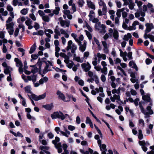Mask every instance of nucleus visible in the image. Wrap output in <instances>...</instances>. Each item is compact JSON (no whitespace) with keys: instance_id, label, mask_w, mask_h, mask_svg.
Instances as JSON below:
<instances>
[{"instance_id":"obj_1","label":"nucleus","mask_w":154,"mask_h":154,"mask_svg":"<svg viewBox=\"0 0 154 154\" xmlns=\"http://www.w3.org/2000/svg\"><path fill=\"white\" fill-rule=\"evenodd\" d=\"M77 49L76 45L75 44H73L72 40H69L68 42V45L66 47V50L68 51L69 50L71 51L72 54L73 55V60L76 61L78 62L82 63L83 60H81V58L79 57L76 56L75 53V51Z\"/></svg>"},{"instance_id":"obj_2","label":"nucleus","mask_w":154,"mask_h":154,"mask_svg":"<svg viewBox=\"0 0 154 154\" xmlns=\"http://www.w3.org/2000/svg\"><path fill=\"white\" fill-rule=\"evenodd\" d=\"M139 107L141 112L144 115V118L146 119L149 118L150 117V115H152L154 113L150 106H147L146 108V110L142 106V103L139 102Z\"/></svg>"},{"instance_id":"obj_3","label":"nucleus","mask_w":154,"mask_h":154,"mask_svg":"<svg viewBox=\"0 0 154 154\" xmlns=\"http://www.w3.org/2000/svg\"><path fill=\"white\" fill-rule=\"evenodd\" d=\"M46 93H45L43 94L37 96L34 94H32L31 95H28L29 98L31 100L32 104L34 106H35V104L32 99H33L35 101H38L39 100L44 99L46 97Z\"/></svg>"},{"instance_id":"obj_4","label":"nucleus","mask_w":154,"mask_h":154,"mask_svg":"<svg viewBox=\"0 0 154 154\" xmlns=\"http://www.w3.org/2000/svg\"><path fill=\"white\" fill-rule=\"evenodd\" d=\"M45 33L46 35V36L48 37V38H46L45 39L46 43L50 42V40L49 38H51V36L50 34H53V31L50 29H45Z\"/></svg>"},{"instance_id":"obj_5","label":"nucleus","mask_w":154,"mask_h":154,"mask_svg":"<svg viewBox=\"0 0 154 154\" xmlns=\"http://www.w3.org/2000/svg\"><path fill=\"white\" fill-rule=\"evenodd\" d=\"M99 147L101 151H102V154H113L112 151L110 149L108 150L109 154H106V152L107 151V149L106 145L105 144H103Z\"/></svg>"},{"instance_id":"obj_6","label":"nucleus","mask_w":154,"mask_h":154,"mask_svg":"<svg viewBox=\"0 0 154 154\" xmlns=\"http://www.w3.org/2000/svg\"><path fill=\"white\" fill-rule=\"evenodd\" d=\"M61 26L63 27H69L70 24V21L66 20H60Z\"/></svg>"},{"instance_id":"obj_7","label":"nucleus","mask_w":154,"mask_h":154,"mask_svg":"<svg viewBox=\"0 0 154 154\" xmlns=\"http://www.w3.org/2000/svg\"><path fill=\"white\" fill-rule=\"evenodd\" d=\"M82 69L85 72L89 71L91 68V66L88 62L84 63L81 64Z\"/></svg>"},{"instance_id":"obj_8","label":"nucleus","mask_w":154,"mask_h":154,"mask_svg":"<svg viewBox=\"0 0 154 154\" xmlns=\"http://www.w3.org/2000/svg\"><path fill=\"white\" fill-rule=\"evenodd\" d=\"M107 8L106 6L103 7L102 10L100 9H98V13L100 16L106 15L107 13Z\"/></svg>"},{"instance_id":"obj_9","label":"nucleus","mask_w":154,"mask_h":154,"mask_svg":"<svg viewBox=\"0 0 154 154\" xmlns=\"http://www.w3.org/2000/svg\"><path fill=\"white\" fill-rule=\"evenodd\" d=\"M145 26L146 27V29H145V32L146 33L150 32L152 29H154V26L152 23H147L146 24Z\"/></svg>"},{"instance_id":"obj_10","label":"nucleus","mask_w":154,"mask_h":154,"mask_svg":"<svg viewBox=\"0 0 154 154\" xmlns=\"http://www.w3.org/2000/svg\"><path fill=\"white\" fill-rule=\"evenodd\" d=\"M139 143L140 145L142 146V148L144 151L146 152L147 151V148L145 146H147V144H148V143H146L144 140H143L142 141H139Z\"/></svg>"},{"instance_id":"obj_11","label":"nucleus","mask_w":154,"mask_h":154,"mask_svg":"<svg viewBox=\"0 0 154 154\" xmlns=\"http://www.w3.org/2000/svg\"><path fill=\"white\" fill-rule=\"evenodd\" d=\"M80 44L79 42H77L78 45L80 46L79 48V50L83 52L85 51L86 48L87 42L85 41H83V44L82 45L81 44V42L80 41Z\"/></svg>"},{"instance_id":"obj_12","label":"nucleus","mask_w":154,"mask_h":154,"mask_svg":"<svg viewBox=\"0 0 154 154\" xmlns=\"http://www.w3.org/2000/svg\"><path fill=\"white\" fill-rule=\"evenodd\" d=\"M55 114L57 118L61 119L62 120L66 118L65 116L60 111L59 112H55Z\"/></svg>"},{"instance_id":"obj_13","label":"nucleus","mask_w":154,"mask_h":154,"mask_svg":"<svg viewBox=\"0 0 154 154\" xmlns=\"http://www.w3.org/2000/svg\"><path fill=\"white\" fill-rule=\"evenodd\" d=\"M64 129L65 132L62 131H60V132L63 136H65L67 137H68L69 136V135L70 134V133L69 131L67 130L66 127H64Z\"/></svg>"},{"instance_id":"obj_14","label":"nucleus","mask_w":154,"mask_h":154,"mask_svg":"<svg viewBox=\"0 0 154 154\" xmlns=\"http://www.w3.org/2000/svg\"><path fill=\"white\" fill-rule=\"evenodd\" d=\"M139 25V22L137 21L136 20L133 23L132 26H130L128 27V30H135L136 29V25Z\"/></svg>"},{"instance_id":"obj_15","label":"nucleus","mask_w":154,"mask_h":154,"mask_svg":"<svg viewBox=\"0 0 154 154\" xmlns=\"http://www.w3.org/2000/svg\"><path fill=\"white\" fill-rule=\"evenodd\" d=\"M27 78L29 81H32L33 83H35L36 81V75L34 74L27 76Z\"/></svg>"},{"instance_id":"obj_16","label":"nucleus","mask_w":154,"mask_h":154,"mask_svg":"<svg viewBox=\"0 0 154 154\" xmlns=\"http://www.w3.org/2000/svg\"><path fill=\"white\" fill-rule=\"evenodd\" d=\"M142 99L146 102H150L151 100L150 94H146L145 95L142 96Z\"/></svg>"},{"instance_id":"obj_17","label":"nucleus","mask_w":154,"mask_h":154,"mask_svg":"<svg viewBox=\"0 0 154 154\" xmlns=\"http://www.w3.org/2000/svg\"><path fill=\"white\" fill-rule=\"evenodd\" d=\"M57 94L58 96V97L64 101H65V97L64 94L62 93L60 91L58 90L57 91Z\"/></svg>"},{"instance_id":"obj_18","label":"nucleus","mask_w":154,"mask_h":154,"mask_svg":"<svg viewBox=\"0 0 154 154\" xmlns=\"http://www.w3.org/2000/svg\"><path fill=\"white\" fill-rule=\"evenodd\" d=\"M14 61L16 62V66L17 67H19L23 66V63L20 60L17 58H15L14 60Z\"/></svg>"},{"instance_id":"obj_19","label":"nucleus","mask_w":154,"mask_h":154,"mask_svg":"<svg viewBox=\"0 0 154 154\" xmlns=\"http://www.w3.org/2000/svg\"><path fill=\"white\" fill-rule=\"evenodd\" d=\"M42 107L46 110H50L53 107V104L52 103H51L50 104H47L46 105H43Z\"/></svg>"},{"instance_id":"obj_20","label":"nucleus","mask_w":154,"mask_h":154,"mask_svg":"<svg viewBox=\"0 0 154 154\" xmlns=\"http://www.w3.org/2000/svg\"><path fill=\"white\" fill-rule=\"evenodd\" d=\"M129 65L130 67H132V68L135 69L136 71L138 70V68L135 62L133 61H130L129 63Z\"/></svg>"},{"instance_id":"obj_21","label":"nucleus","mask_w":154,"mask_h":154,"mask_svg":"<svg viewBox=\"0 0 154 154\" xmlns=\"http://www.w3.org/2000/svg\"><path fill=\"white\" fill-rule=\"evenodd\" d=\"M102 44L104 48L103 51L105 53H107L108 52V48L107 45L105 41H102Z\"/></svg>"},{"instance_id":"obj_22","label":"nucleus","mask_w":154,"mask_h":154,"mask_svg":"<svg viewBox=\"0 0 154 154\" xmlns=\"http://www.w3.org/2000/svg\"><path fill=\"white\" fill-rule=\"evenodd\" d=\"M45 62L46 64V66H45V68L43 71V74H44L47 73L48 71L51 70L48 69V68L49 66V65L48 63H46V62Z\"/></svg>"},{"instance_id":"obj_23","label":"nucleus","mask_w":154,"mask_h":154,"mask_svg":"<svg viewBox=\"0 0 154 154\" xmlns=\"http://www.w3.org/2000/svg\"><path fill=\"white\" fill-rule=\"evenodd\" d=\"M87 3L88 7L91 9L94 10L95 9V5L90 1H87Z\"/></svg>"},{"instance_id":"obj_24","label":"nucleus","mask_w":154,"mask_h":154,"mask_svg":"<svg viewBox=\"0 0 154 154\" xmlns=\"http://www.w3.org/2000/svg\"><path fill=\"white\" fill-rule=\"evenodd\" d=\"M113 37L116 40H118L119 37V33L117 30L114 29V32L113 33Z\"/></svg>"},{"instance_id":"obj_25","label":"nucleus","mask_w":154,"mask_h":154,"mask_svg":"<svg viewBox=\"0 0 154 154\" xmlns=\"http://www.w3.org/2000/svg\"><path fill=\"white\" fill-rule=\"evenodd\" d=\"M88 72V74L89 76L91 78L92 80L94 81V79L95 78L94 75H97L91 71H89Z\"/></svg>"},{"instance_id":"obj_26","label":"nucleus","mask_w":154,"mask_h":154,"mask_svg":"<svg viewBox=\"0 0 154 154\" xmlns=\"http://www.w3.org/2000/svg\"><path fill=\"white\" fill-rule=\"evenodd\" d=\"M132 37L130 33H128L126 35H125L123 38V39L125 41H128L129 39H131Z\"/></svg>"},{"instance_id":"obj_27","label":"nucleus","mask_w":154,"mask_h":154,"mask_svg":"<svg viewBox=\"0 0 154 154\" xmlns=\"http://www.w3.org/2000/svg\"><path fill=\"white\" fill-rule=\"evenodd\" d=\"M97 56L98 58H102L104 60H105L106 58V56L105 54H101L100 53H97Z\"/></svg>"},{"instance_id":"obj_28","label":"nucleus","mask_w":154,"mask_h":154,"mask_svg":"<svg viewBox=\"0 0 154 154\" xmlns=\"http://www.w3.org/2000/svg\"><path fill=\"white\" fill-rule=\"evenodd\" d=\"M101 29H100V33L101 34H104L106 32V26L105 25L103 24L101 25Z\"/></svg>"},{"instance_id":"obj_29","label":"nucleus","mask_w":154,"mask_h":154,"mask_svg":"<svg viewBox=\"0 0 154 154\" xmlns=\"http://www.w3.org/2000/svg\"><path fill=\"white\" fill-rule=\"evenodd\" d=\"M25 91L28 93H30L31 94H32V92L31 91V88L29 86H27L24 88Z\"/></svg>"},{"instance_id":"obj_30","label":"nucleus","mask_w":154,"mask_h":154,"mask_svg":"<svg viewBox=\"0 0 154 154\" xmlns=\"http://www.w3.org/2000/svg\"><path fill=\"white\" fill-rule=\"evenodd\" d=\"M128 1L129 2L128 3H130L129 5V8L131 10H132L134 8V4L133 3L132 0H128Z\"/></svg>"},{"instance_id":"obj_31","label":"nucleus","mask_w":154,"mask_h":154,"mask_svg":"<svg viewBox=\"0 0 154 154\" xmlns=\"http://www.w3.org/2000/svg\"><path fill=\"white\" fill-rule=\"evenodd\" d=\"M6 25L7 27L6 29H13L14 24L13 23L11 22L9 23L6 24Z\"/></svg>"},{"instance_id":"obj_32","label":"nucleus","mask_w":154,"mask_h":154,"mask_svg":"<svg viewBox=\"0 0 154 154\" xmlns=\"http://www.w3.org/2000/svg\"><path fill=\"white\" fill-rule=\"evenodd\" d=\"M60 10V8L59 7H55V9L53 10L52 12L54 14L57 15L59 14Z\"/></svg>"},{"instance_id":"obj_33","label":"nucleus","mask_w":154,"mask_h":154,"mask_svg":"<svg viewBox=\"0 0 154 154\" xmlns=\"http://www.w3.org/2000/svg\"><path fill=\"white\" fill-rule=\"evenodd\" d=\"M138 138L140 140L142 139L143 138V135L142 134V131L140 129L138 130Z\"/></svg>"},{"instance_id":"obj_34","label":"nucleus","mask_w":154,"mask_h":154,"mask_svg":"<svg viewBox=\"0 0 154 154\" xmlns=\"http://www.w3.org/2000/svg\"><path fill=\"white\" fill-rule=\"evenodd\" d=\"M54 32L56 34L59 35V36H60L61 33L59 31V27L58 26H56V28L54 30Z\"/></svg>"},{"instance_id":"obj_35","label":"nucleus","mask_w":154,"mask_h":154,"mask_svg":"<svg viewBox=\"0 0 154 154\" xmlns=\"http://www.w3.org/2000/svg\"><path fill=\"white\" fill-rule=\"evenodd\" d=\"M71 36L74 38L76 42H79V44L80 43V41L77 38V36L76 34L72 33L71 34Z\"/></svg>"},{"instance_id":"obj_36","label":"nucleus","mask_w":154,"mask_h":154,"mask_svg":"<svg viewBox=\"0 0 154 154\" xmlns=\"http://www.w3.org/2000/svg\"><path fill=\"white\" fill-rule=\"evenodd\" d=\"M35 49L36 45L35 44H34L32 46V47L30 48L29 51V53L30 54L32 53L35 51Z\"/></svg>"},{"instance_id":"obj_37","label":"nucleus","mask_w":154,"mask_h":154,"mask_svg":"<svg viewBox=\"0 0 154 154\" xmlns=\"http://www.w3.org/2000/svg\"><path fill=\"white\" fill-rule=\"evenodd\" d=\"M39 148L42 151H43L44 152H45V151L48 150L49 149V147L48 146H40L39 147Z\"/></svg>"},{"instance_id":"obj_38","label":"nucleus","mask_w":154,"mask_h":154,"mask_svg":"<svg viewBox=\"0 0 154 154\" xmlns=\"http://www.w3.org/2000/svg\"><path fill=\"white\" fill-rule=\"evenodd\" d=\"M60 141V138L58 137H55L54 140L52 141V143L54 145V146H56V143Z\"/></svg>"},{"instance_id":"obj_39","label":"nucleus","mask_w":154,"mask_h":154,"mask_svg":"<svg viewBox=\"0 0 154 154\" xmlns=\"http://www.w3.org/2000/svg\"><path fill=\"white\" fill-rule=\"evenodd\" d=\"M42 19L45 22H48L50 21L49 17L47 15H45L42 17Z\"/></svg>"},{"instance_id":"obj_40","label":"nucleus","mask_w":154,"mask_h":154,"mask_svg":"<svg viewBox=\"0 0 154 154\" xmlns=\"http://www.w3.org/2000/svg\"><path fill=\"white\" fill-rule=\"evenodd\" d=\"M139 101L140 99L139 98H136L134 100L133 103H134V104L135 106H137L139 105V102H140Z\"/></svg>"},{"instance_id":"obj_41","label":"nucleus","mask_w":154,"mask_h":154,"mask_svg":"<svg viewBox=\"0 0 154 154\" xmlns=\"http://www.w3.org/2000/svg\"><path fill=\"white\" fill-rule=\"evenodd\" d=\"M10 69H12V68H11L10 67H8L6 68H5L4 71V73L6 75H7L8 74L9 75V73H11L10 71Z\"/></svg>"},{"instance_id":"obj_42","label":"nucleus","mask_w":154,"mask_h":154,"mask_svg":"<svg viewBox=\"0 0 154 154\" xmlns=\"http://www.w3.org/2000/svg\"><path fill=\"white\" fill-rule=\"evenodd\" d=\"M95 27L96 29L98 30H100V29L101 28V26L100 22H98L95 24Z\"/></svg>"},{"instance_id":"obj_43","label":"nucleus","mask_w":154,"mask_h":154,"mask_svg":"<svg viewBox=\"0 0 154 154\" xmlns=\"http://www.w3.org/2000/svg\"><path fill=\"white\" fill-rule=\"evenodd\" d=\"M28 8H23L21 11L20 13L22 14L26 15L28 13Z\"/></svg>"},{"instance_id":"obj_44","label":"nucleus","mask_w":154,"mask_h":154,"mask_svg":"<svg viewBox=\"0 0 154 154\" xmlns=\"http://www.w3.org/2000/svg\"><path fill=\"white\" fill-rule=\"evenodd\" d=\"M78 4L79 5V7L82 8L84 4L85 3V2L83 0H78Z\"/></svg>"},{"instance_id":"obj_45","label":"nucleus","mask_w":154,"mask_h":154,"mask_svg":"<svg viewBox=\"0 0 154 154\" xmlns=\"http://www.w3.org/2000/svg\"><path fill=\"white\" fill-rule=\"evenodd\" d=\"M98 4L100 6L103 7L106 6V4L103 0H99L98 2Z\"/></svg>"},{"instance_id":"obj_46","label":"nucleus","mask_w":154,"mask_h":154,"mask_svg":"<svg viewBox=\"0 0 154 154\" xmlns=\"http://www.w3.org/2000/svg\"><path fill=\"white\" fill-rule=\"evenodd\" d=\"M31 57L32 59L31 60V61H32L33 60H36L38 58V54H33L31 55Z\"/></svg>"},{"instance_id":"obj_47","label":"nucleus","mask_w":154,"mask_h":154,"mask_svg":"<svg viewBox=\"0 0 154 154\" xmlns=\"http://www.w3.org/2000/svg\"><path fill=\"white\" fill-rule=\"evenodd\" d=\"M85 32H86V34L88 38L90 40L92 38V36L91 34L88 31L86 30H85Z\"/></svg>"},{"instance_id":"obj_48","label":"nucleus","mask_w":154,"mask_h":154,"mask_svg":"<svg viewBox=\"0 0 154 154\" xmlns=\"http://www.w3.org/2000/svg\"><path fill=\"white\" fill-rule=\"evenodd\" d=\"M47 132V131H45V132H44L42 134H41L42 135H39V136L38 141L40 142H41L42 139L44 137V135Z\"/></svg>"},{"instance_id":"obj_49","label":"nucleus","mask_w":154,"mask_h":154,"mask_svg":"<svg viewBox=\"0 0 154 154\" xmlns=\"http://www.w3.org/2000/svg\"><path fill=\"white\" fill-rule=\"evenodd\" d=\"M150 148L152 150L150 152H147V154H154V146H150Z\"/></svg>"},{"instance_id":"obj_50","label":"nucleus","mask_w":154,"mask_h":154,"mask_svg":"<svg viewBox=\"0 0 154 154\" xmlns=\"http://www.w3.org/2000/svg\"><path fill=\"white\" fill-rule=\"evenodd\" d=\"M107 68L106 67H104L101 70L102 73H103L104 75H106L107 74Z\"/></svg>"},{"instance_id":"obj_51","label":"nucleus","mask_w":154,"mask_h":154,"mask_svg":"<svg viewBox=\"0 0 154 154\" xmlns=\"http://www.w3.org/2000/svg\"><path fill=\"white\" fill-rule=\"evenodd\" d=\"M117 68L118 69L120 70L124 75L126 76V75L124 70L120 66H117Z\"/></svg>"},{"instance_id":"obj_52","label":"nucleus","mask_w":154,"mask_h":154,"mask_svg":"<svg viewBox=\"0 0 154 154\" xmlns=\"http://www.w3.org/2000/svg\"><path fill=\"white\" fill-rule=\"evenodd\" d=\"M115 2L117 7L119 8H120L122 6V3L121 2L118 0H116Z\"/></svg>"},{"instance_id":"obj_53","label":"nucleus","mask_w":154,"mask_h":154,"mask_svg":"<svg viewBox=\"0 0 154 154\" xmlns=\"http://www.w3.org/2000/svg\"><path fill=\"white\" fill-rule=\"evenodd\" d=\"M32 23V20L30 19H29L27 20L26 21L25 24L27 26L31 25Z\"/></svg>"},{"instance_id":"obj_54","label":"nucleus","mask_w":154,"mask_h":154,"mask_svg":"<svg viewBox=\"0 0 154 154\" xmlns=\"http://www.w3.org/2000/svg\"><path fill=\"white\" fill-rule=\"evenodd\" d=\"M114 64H118L121 63V60L119 58H117L115 60H114Z\"/></svg>"},{"instance_id":"obj_55","label":"nucleus","mask_w":154,"mask_h":154,"mask_svg":"<svg viewBox=\"0 0 154 154\" xmlns=\"http://www.w3.org/2000/svg\"><path fill=\"white\" fill-rule=\"evenodd\" d=\"M122 12L119 10V9H117L116 13V15L117 16V17H120L121 16Z\"/></svg>"},{"instance_id":"obj_56","label":"nucleus","mask_w":154,"mask_h":154,"mask_svg":"<svg viewBox=\"0 0 154 154\" xmlns=\"http://www.w3.org/2000/svg\"><path fill=\"white\" fill-rule=\"evenodd\" d=\"M47 136L49 139H52L54 137V135L51 132L48 134Z\"/></svg>"},{"instance_id":"obj_57","label":"nucleus","mask_w":154,"mask_h":154,"mask_svg":"<svg viewBox=\"0 0 154 154\" xmlns=\"http://www.w3.org/2000/svg\"><path fill=\"white\" fill-rule=\"evenodd\" d=\"M29 17L32 19L33 21H35L36 20V17L34 14L33 13L29 14Z\"/></svg>"},{"instance_id":"obj_58","label":"nucleus","mask_w":154,"mask_h":154,"mask_svg":"<svg viewBox=\"0 0 154 154\" xmlns=\"http://www.w3.org/2000/svg\"><path fill=\"white\" fill-rule=\"evenodd\" d=\"M114 97H115V100H117L116 102H118V101H120V97L119 95L114 94Z\"/></svg>"},{"instance_id":"obj_59","label":"nucleus","mask_w":154,"mask_h":154,"mask_svg":"<svg viewBox=\"0 0 154 154\" xmlns=\"http://www.w3.org/2000/svg\"><path fill=\"white\" fill-rule=\"evenodd\" d=\"M68 128L70 131H73L75 129V127L72 125H69L68 126Z\"/></svg>"},{"instance_id":"obj_60","label":"nucleus","mask_w":154,"mask_h":154,"mask_svg":"<svg viewBox=\"0 0 154 154\" xmlns=\"http://www.w3.org/2000/svg\"><path fill=\"white\" fill-rule=\"evenodd\" d=\"M120 18V17H116L115 19V24L116 25H117L118 26L119 25V18Z\"/></svg>"},{"instance_id":"obj_61","label":"nucleus","mask_w":154,"mask_h":154,"mask_svg":"<svg viewBox=\"0 0 154 154\" xmlns=\"http://www.w3.org/2000/svg\"><path fill=\"white\" fill-rule=\"evenodd\" d=\"M38 13L39 14L40 16L42 17H43L45 15V14L44 13L43 11H42L39 10L38 11Z\"/></svg>"},{"instance_id":"obj_62","label":"nucleus","mask_w":154,"mask_h":154,"mask_svg":"<svg viewBox=\"0 0 154 154\" xmlns=\"http://www.w3.org/2000/svg\"><path fill=\"white\" fill-rule=\"evenodd\" d=\"M7 9L8 11L12 12L13 11V8L11 5H8L7 6Z\"/></svg>"},{"instance_id":"obj_63","label":"nucleus","mask_w":154,"mask_h":154,"mask_svg":"<svg viewBox=\"0 0 154 154\" xmlns=\"http://www.w3.org/2000/svg\"><path fill=\"white\" fill-rule=\"evenodd\" d=\"M65 60H64V62L66 64L68 63L69 62V57L66 55V56L64 57Z\"/></svg>"},{"instance_id":"obj_64","label":"nucleus","mask_w":154,"mask_h":154,"mask_svg":"<svg viewBox=\"0 0 154 154\" xmlns=\"http://www.w3.org/2000/svg\"><path fill=\"white\" fill-rule=\"evenodd\" d=\"M80 152L82 154H89V152L88 151H85L84 149H80Z\"/></svg>"}]
</instances>
